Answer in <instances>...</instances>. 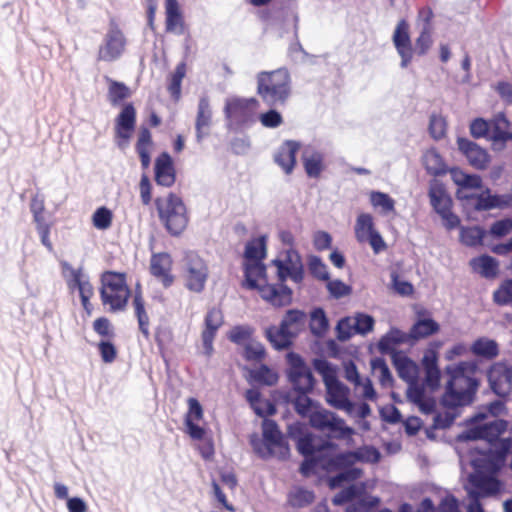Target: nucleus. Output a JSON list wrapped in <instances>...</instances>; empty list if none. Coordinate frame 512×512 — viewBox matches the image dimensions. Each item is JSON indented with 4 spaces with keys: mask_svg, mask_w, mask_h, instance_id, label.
<instances>
[{
    "mask_svg": "<svg viewBox=\"0 0 512 512\" xmlns=\"http://www.w3.org/2000/svg\"><path fill=\"white\" fill-rule=\"evenodd\" d=\"M245 397L257 415L265 417L275 414L276 408L274 404L268 400L262 399L261 393L257 389H248L245 393Z\"/></svg>",
    "mask_w": 512,
    "mask_h": 512,
    "instance_id": "nucleus-33",
    "label": "nucleus"
},
{
    "mask_svg": "<svg viewBox=\"0 0 512 512\" xmlns=\"http://www.w3.org/2000/svg\"><path fill=\"white\" fill-rule=\"evenodd\" d=\"M263 440L253 441L255 452L263 459L277 457L285 459L289 455V446L274 420L264 419L262 423Z\"/></svg>",
    "mask_w": 512,
    "mask_h": 512,
    "instance_id": "nucleus-11",
    "label": "nucleus"
},
{
    "mask_svg": "<svg viewBox=\"0 0 512 512\" xmlns=\"http://www.w3.org/2000/svg\"><path fill=\"white\" fill-rule=\"evenodd\" d=\"M337 448V444L332 441H325L318 447L317 455L305 457L304 461L300 466V473L304 477H308L317 472V469L322 470V462L320 461L323 457V452L326 450H335Z\"/></svg>",
    "mask_w": 512,
    "mask_h": 512,
    "instance_id": "nucleus-30",
    "label": "nucleus"
},
{
    "mask_svg": "<svg viewBox=\"0 0 512 512\" xmlns=\"http://www.w3.org/2000/svg\"><path fill=\"white\" fill-rule=\"evenodd\" d=\"M395 366L398 375L409 384H414L418 376V366L408 357H402L395 360Z\"/></svg>",
    "mask_w": 512,
    "mask_h": 512,
    "instance_id": "nucleus-42",
    "label": "nucleus"
},
{
    "mask_svg": "<svg viewBox=\"0 0 512 512\" xmlns=\"http://www.w3.org/2000/svg\"><path fill=\"white\" fill-rule=\"evenodd\" d=\"M300 149L297 141L286 140L279 147L274 159L286 174H291L296 165V155Z\"/></svg>",
    "mask_w": 512,
    "mask_h": 512,
    "instance_id": "nucleus-27",
    "label": "nucleus"
},
{
    "mask_svg": "<svg viewBox=\"0 0 512 512\" xmlns=\"http://www.w3.org/2000/svg\"><path fill=\"white\" fill-rule=\"evenodd\" d=\"M457 143L459 150L465 155L471 166L478 170L487 168L490 156L485 149L466 138H459Z\"/></svg>",
    "mask_w": 512,
    "mask_h": 512,
    "instance_id": "nucleus-24",
    "label": "nucleus"
},
{
    "mask_svg": "<svg viewBox=\"0 0 512 512\" xmlns=\"http://www.w3.org/2000/svg\"><path fill=\"white\" fill-rule=\"evenodd\" d=\"M409 23L405 19H401L393 33V44L401 58V67L406 68L413 59V47L409 34Z\"/></svg>",
    "mask_w": 512,
    "mask_h": 512,
    "instance_id": "nucleus-21",
    "label": "nucleus"
},
{
    "mask_svg": "<svg viewBox=\"0 0 512 512\" xmlns=\"http://www.w3.org/2000/svg\"><path fill=\"white\" fill-rule=\"evenodd\" d=\"M266 256V241L264 237L254 238L246 244L244 252L243 286L256 289L261 298L275 307L289 305L292 301V290L287 286H275L268 283L266 267L262 260Z\"/></svg>",
    "mask_w": 512,
    "mask_h": 512,
    "instance_id": "nucleus-1",
    "label": "nucleus"
},
{
    "mask_svg": "<svg viewBox=\"0 0 512 512\" xmlns=\"http://www.w3.org/2000/svg\"><path fill=\"white\" fill-rule=\"evenodd\" d=\"M252 378L261 384L272 386L278 381V375L266 365L260 366L257 370L251 372Z\"/></svg>",
    "mask_w": 512,
    "mask_h": 512,
    "instance_id": "nucleus-53",
    "label": "nucleus"
},
{
    "mask_svg": "<svg viewBox=\"0 0 512 512\" xmlns=\"http://www.w3.org/2000/svg\"><path fill=\"white\" fill-rule=\"evenodd\" d=\"M172 266L173 260L168 253L161 252L151 256L150 273L164 288H169L175 281Z\"/></svg>",
    "mask_w": 512,
    "mask_h": 512,
    "instance_id": "nucleus-22",
    "label": "nucleus"
},
{
    "mask_svg": "<svg viewBox=\"0 0 512 512\" xmlns=\"http://www.w3.org/2000/svg\"><path fill=\"white\" fill-rule=\"evenodd\" d=\"M493 299L499 305H507L512 302V279L504 281L494 292Z\"/></svg>",
    "mask_w": 512,
    "mask_h": 512,
    "instance_id": "nucleus-58",
    "label": "nucleus"
},
{
    "mask_svg": "<svg viewBox=\"0 0 512 512\" xmlns=\"http://www.w3.org/2000/svg\"><path fill=\"white\" fill-rule=\"evenodd\" d=\"M127 38L114 18L110 19L108 29L104 34L97 51V61L114 62L126 51Z\"/></svg>",
    "mask_w": 512,
    "mask_h": 512,
    "instance_id": "nucleus-13",
    "label": "nucleus"
},
{
    "mask_svg": "<svg viewBox=\"0 0 512 512\" xmlns=\"http://www.w3.org/2000/svg\"><path fill=\"white\" fill-rule=\"evenodd\" d=\"M186 75V63L180 62L177 64L174 72L170 76V81L168 84V91L170 95L175 99L178 100L181 95V84L182 80Z\"/></svg>",
    "mask_w": 512,
    "mask_h": 512,
    "instance_id": "nucleus-45",
    "label": "nucleus"
},
{
    "mask_svg": "<svg viewBox=\"0 0 512 512\" xmlns=\"http://www.w3.org/2000/svg\"><path fill=\"white\" fill-rule=\"evenodd\" d=\"M243 356L247 361L261 362L266 356V351L261 343L250 341L244 347Z\"/></svg>",
    "mask_w": 512,
    "mask_h": 512,
    "instance_id": "nucleus-56",
    "label": "nucleus"
},
{
    "mask_svg": "<svg viewBox=\"0 0 512 512\" xmlns=\"http://www.w3.org/2000/svg\"><path fill=\"white\" fill-rule=\"evenodd\" d=\"M306 314L297 309L286 312L280 326H271L266 330V336L277 350L287 349L300 331L305 327Z\"/></svg>",
    "mask_w": 512,
    "mask_h": 512,
    "instance_id": "nucleus-9",
    "label": "nucleus"
},
{
    "mask_svg": "<svg viewBox=\"0 0 512 512\" xmlns=\"http://www.w3.org/2000/svg\"><path fill=\"white\" fill-rule=\"evenodd\" d=\"M355 236L358 242H369L375 254L386 249L382 236L374 227L373 217L368 213H362L357 217Z\"/></svg>",
    "mask_w": 512,
    "mask_h": 512,
    "instance_id": "nucleus-18",
    "label": "nucleus"
},
{
    "mask_svg": "<svg viewBox=\"0 0 512 512\" xmlns=\"http://www.w3.org/2000/svg\"><path fill=\"white\" fill-rule=\"evenodd\" d=\"M432 32L428 28H422L419 36L415 39L413 54L424 56L433 44Z\"/></svg>",
    "mask_w": 512,
    "mask_h": 512,
    "instance_id": "nucleus-49",
    "label": "nucleus"
},
{
    "mask_svg": "<svg viewBox=\"0 0 512 512\" xmlns=\"http://www.w3.org/2000/svg\"><path fill=\"white\" fill-rule=\"evenodd\" d=\"M308 269L311 275L319 280L328 281L329 273L327 266L318 256H310L308 259Z\"/></svg>",
    "mask_w": 512,
    "mask_h": 512,
    "instance_id": "nucleus-55",
    "label": "nucleus"
},
{
    "mask_svg": "<svg viewBox=\"0 0 512 512\" xmlns=\"http://www.w3.org/2000/svg\"><path fill=\"white\" fill-rule=\"evenodd\" d=\"M470 350L473 355L486 360H493L499 355L498 343L487 337H480L476 339L472 343Z\"/></svg>",
    "mask_w": 512,
    "mask_h": 512,
    "instance_id": "nucleus-32",
    "label": "nucleus"
},
{
    "mask_svg": "<svg viewBox=\"0 0 512 512\" xmlns=\"http://www.w3.org/2000/svg\"><path fill=\"white\" fill-rule=\"evenodd\" d=\"M271 265L276 268L278 284L285 286L284 282L290 278L295 283H301L304 278V267L300 254L293 248L281 252L278 257L272 260Z\"/></svg>",
    "mask_w": 512,
    "mask_h": 512,
    "instance_id": "nucleus-15",
    "label": "nucleus"
},
{
    "mask_svg": "<svg viewBox=\"0 0 512 512\" xmlns=\"http://www.w3.org/2000/svg\"><path fill=\"white\" fill-rule=\"evenodd\" d=\"M311 330L314 334H321L328 328V320L323 309H315L311 315Z\"/></svg>",
    "mask_w": 512,
    "mask_h": 512,
    "instance_id": "nucleus-60",
    "label": "nucleus"
},
{
    "mask_svg": "<svg viewBox=\"0 0 512 512\" xmlns=\"http://www.w3.org/2000/svg\"><path fill=\"white\" fill-rule=\"evenodd\" d=\"M426 314V311L419 312L418 320L412 325L409 330L408 338L418 341L420 339L427 338L439 332L440 325L432 318H421Z\"/></svg>",
    "mask_w": 512,
    "mask_h": 512,
    "instance_id": "nucleus-29",
    "label": "nucleus"
},
{
    "mask_svg": "<svg viewBox=\"0 0 512 512\" xmlns=\"http://www.w3.org/2000/svg\"><path fill=\"white\" fill-rule=\"evenodd\" d=\"M408 338V334H404L398 329H391L379 342L381 350L386 351L393 349L395 345L403 343Z\"/></svg>",
    "mask_w": 512,
    "mask_h": 512,
    "instance_id": "nucleus-52",
    "label": "nucleus"
},
{
    "mask_svg": "<svg viewBox=\"0 0 512 512\" xmlns=\"http://www.w3.org/2000/svg\"><path fill=\"white\" fill-rule=\"evenodd\" d=\"M305 172L311 178H318L323 169V158L319 153H312L303 158Z\"/></svg>",
    "mask_w": 512,
    "mask_h": 512,
    "instance_id": "nucleus-48",
    "label": "nucleus"
},
{
    "mask_svg": "<svg viewBox=\"0 0 512 512\" xmlns=\"http://www.w3.org/2000/svg\"><path fill=\"white\" fill-rule=\"evenodd\" d=\"M470 266L485 278H494L498 274V262L488 255L471 259Z\"/></svg>",
    "mask_w": 512,
    "mask_h": 512,
    "instance_id": "nucleus-38",
    "label": "nucleus"
},
{
    "mask_svg": "<svg viewBox=\"0 0 512 512\" xmlns=\"http://www.w3.org/2000/svg\"><path fill=\"white\" fill-rule=\"evenodd\" d=\"M462 198L474 199V207L479 211L490 210L492 208L501 207L505 204L500 196L491 195L489 189L479 195H463Z\"/></svg>",
    "mask_w": 512,
    "mask_h": 512,
    "instance_id": "nucleus-39",
    "label": "nucleus"
},
{
    "mask_svg": "<svg viewBox=\"0 0 512 512\" xmlns=\"http://www.w3.org/2000/svg\"><path fill=\"white\" fill-rule=\"evenodd\" d=\"M315 495L313 491L301 487L295 488L288 495V503L294 508H302L313 503Z\"/></svg>",
    "mask_w": 512,
    "mask_h": 512,
    "instance_id": "nucleus-44",
    "label": "nucleus"
},
{
    "mask_svg": "<svg viewBox=\"0 0 512 512\" xmlns=\"http://www.w3.org/2000/svg\"><path fill=\"white\" fill-rule=\"evenodd\" d=\"M132 305L134 309V314L138 322V327L142 335L145 339L150 338V319L148 313L145 308V300L140 288V284H137V287L134 292Z\"/></svg>",
    "mask_w": 512,
    "mask_h": 512,
    "instance_id": "nucleus-28",
    "label": "nucleus"
},
{
    "mask_svg": "<svg viewBox=\"0 0 512 512\" xmlns=\"http://www.w3.org/2000/svg\"><path fill=\"white\" fill-rule=\"evenodd\" d=\"M370 202L373 207H380L385 214L394 211L395 201L386 193L372 191L370 193Z\"/></svg>",
    "mask_w": 512,
    "mask_h": 512,
    "instance_id": "nucleus-50",
    "label": "nucleus"
},
{
    "mask_svg": "<svg viewBox=\"0 0 512 512\" xmlns=\"http://www.w3.org/2000/svg\"><path fill=\"white\" fill-rule=\"evenodd\" d=\"M97 348L104 363H112L117 358V348L112 343V340H101Z\"/></svg>",
    "mask_w": 512,
    "mask_h": 512,
    "instance_id": "nucleus-61",
    "label": "nucleus"
},
{
    "mask_svg": "<svg viewBox=\"0 0 512 512\" xmlns=\"http://www.w3.org/2000/svg\"><path fill=\"white\" fill-rule=\"evenodd\" d=\"M475 491L480 493V497L495 495L500 490V482L492 476L474 475L470 479Z\"/></svg>",
    "mask_w": 512,
    "mask_h": 512,
    "instance_id": "nucleus-36",
    "label": "nucleus"
},
{
    "mask_svg": "<svg viewBox=\"0 0 512 512\" xmlns=\"http://www.w3.org/2000/svg\"><path fill=\"white\" fill-rule=\"evenodd\" d=\"M379 499L377 497H370L369 499H361L357 502L351 503L346 512H369L371 508L377 506Z\"/></svg>",
    "mask_w": 512,
    "mask_h": 512,
    "instance_id": "nucleus-64",
    "label": "nucleus"
},
{
    "mask_svg": "<svg viewBox=\"0 0 512 512\" xmlns=\"http://www.w3.org/2000/svg\"><path fill=\"white\" fill-rule=\"evenodd\" d=\"M224 317L220 308L213 307L208 310L204 319V329L201 333L205 353L210 356L213 352V342L218 329L223 325Z\"/></svg>",
    "mask_w": 512,
    "mask_h": 512,
    "instance_id": "nucleus-23",
    "label": "nucleus"
},
{
    "mask_svg": "<svg viewBox=\"0 0 512 512\" xmlns=\"http://www.w3.org/2000/svg\"><path fill=\"white\" fill-rule=\"evenodd\" d=\"M507 428V421L494 419L483 425L471 428L468 432V438L486 440L492 446L491 452L495 453L499 459H504L512 448V439L510 437H501L506 432Z\"/></svg>",
    "mask_w": 512,
    "mask_h": 512,
    "instance_id": "nucleus-10",
    "label": "nucleus"
},
{
    "mask_svg": "<svg viewBox=\"0 0 512 512\" xmlns=\"http://www.w3.org/2000/svg\"><path fill=\"white\" fill-rule=\"evenodd\" d=\"M155 181L163 187H171L176 181L172 158L166 152L161 153L155 160Z\"/></svg>",
    "mask_w": 512,
    "mask_h": 512,
    "instance_id": "nucleus-25",
    "label": "nucleus"
},
{
    "mask_svg": "<svg viewBox=\"0 0 512 512\" xmlns=\"http://www.w3.org/2000/svg\"><path fill=\"white\" fill-rule=\"evenodd\" d=\"M430 202L440 215L452 208V199L441 184H434L429 190Z\"/></svg>",
    "mask_w": 512,
    "mask_h": 512,
    "instance_id": "nucleus-35",
    "label": "nucleus"
},
{
    "mask_svg": "<svg viewBox=\"0 0 512 512\" xmlns=\"http://www.w3.org/2000/svg\"><path fill=\"white\" fill-rule=\"evenodd\" d=\"M447 123L444 117L432 114L429 122L430 135L436 139H442L446 134Z\"/></svg>",
    "mask_w": 512,
    "mask_h": 512,
    "instance_id": "nucleus-57",
    "label": "nucleus"
},
{
    "mask_svg": "<svg viewBox=\"0 0 512 512\" xmlns=\"http://www.w3.org/2000/svg\"><path fill=\"white\" fill-rule=\"evenodd\" d=\"M314 368L322 376L327 404L337 410L351 413L354 404L350 400V389L339 381L334 367L327 360L315 359Z\"/></svg>",
    "mask_w": 512,
    "mask_h": 512,
    "instance_id": "nucleus-7",
    "label": "nucleus"
},
{
    "mask_svg": "<svg viewBox=\"0 0 512 512\" xmlns=\"http://www.w3.org/2000/svg\"><path fill=\"white\" fill-rule=\"evenodd\" d=\"M93 330L102 340H112L115 337L114 327L107 317H99L93 322Z\"/></svg>",
    "mask_w": 512,
    "mask_h": 512,
    "instance_id": "nucleus-54",
    "label": "nucleus"
},
{
    "mask_svg": "<svg viewBox=\"0 0 512 512\" xmlns=\"http://www.w3.org/2000/svg\"><path fill=\"white\" fill-rule=\"evenodd\" d=\"M153 145L152 134L148 127L141 126L138 132L135 149L139 155L143 169H147L150 165V149Z\"/></svg>",
    "mask_w": 512,
    "mask_h": 512,
    "instance_id": "nucleus-31",
    "label": "nucleus"
},
{
    "mask_svg": "<svg viewBox=\"0 0 512 512\" xmlns=\"http://www.w3.org/2000/svg\"><path fill=\"white\" fill-rule=\"evenodd\" d=\"M257 94L269 107L284 105L291 95V76L286 68L257 74Z\"/></svg>",
    "mask_w": 512,
    "mask_h": 512,
    "instance_id": "nucleus-5",
    "label": "nucleus"
},
{
    "mask_svg": "<svg viewBox=\"0 0 512 512\" xmlns=\"http://www.w3.org/2000/svg\"><path fill=\"white\" fill-rule=\"evenodd\" d=\"M512 232V219L505 218L495 221L490 227L491 235L495 237H504Z\"/></svg>",
    "mask_w": 512,
    "mask_h": 512,
    "instance_id": "nucleus-63",
    "label": "nucleus"
},
{
    "mask_svg": "<svg viewBox=\"0 0 512 512\" xmlns=\"http://www.w3.org/2000/svg\"><path fill=\"white\" fill-rule=\"evenodd\" d=\"M209 277L207 262L194 251H188L183 258V279L187 290L194 293L204 291Z\"/></svg>",
    "mask_w": 512,
    "mask_h": 512,
    "instance_id": "nucleus-14",
    "label": "nucleus"
},
{
    "mask_svg": "<svg viewBox=\"0 0 512 512\" xmlns=\"http://www.w3.org/2000/svg\"><path fill=\"white\" fill-rule=\"evenodd\" d=\"M484 231L477 227H462L460 230L461 242L469 247H475L482 243Z\"/></svg>",
    "mask_w": 512,
    "mask_h": 512,
    "instance_id": "nucleus-46",
    "label": "nucleus"
},
{
    "mask_svg": "<svg viewBox=\"0 0 512 512\" xmlns=\"http://www.w3.org/2000/svg\"><path fill=\"white\" fill-rule=\"evenodd\" d=\"M423 365L425 367V384L432 390L440 385V370L437 366V358L433 355H425L423 358Z\"/></svg>",
    "mask_w": 512,
    "mask_h": 512,
    "instance_id": "nucleus-40",
    "label": "nucleus"
},
{
    "mask_svg": "<svg viewBox=\"0 0 512 512\" xmlns=\"http://www.w3.org/2000/svg\"><path fill=\"white\" fill-rule=\"evenodd\" d=\"M154 204L158 217L173 236L180 235L187 227L189 216L182 198L170 192L166 197H157Z\"/></svg>",
    "mask_w": 512,
    "mask_h": 512,
    "instance_id": "nucleus-8",
    "label": "nucleus"
},
{
    "mask_svg": "<svg viewBox=\"0 0 512 512\" xmlns=\"http://www.w3.org/2000/svg\"><path fill=\"white\" fill-rule=\"evenodd\" d=\"M488 382L492 391L506 397L512 391V366L506 362L493 363L487 372Z\"/></svg>",
    "mask_w": 512,
    "mask_h": 512,
    "instance_id": "nucleus-19",
    "label": "nucleus"
},
{
    "mask_svg": "<svg viewBox=\"0 0 512 512\" xmlns=\"http://www.w3.org/2000/svg\"><path fill=\"white\" fill-rule=\"evenodd\" d=\"M136 120L137 112L133 103L124 104L114 123V140L119 148L128 147L136 127Z\"/></svg>",
    "mask_w": 512,
    "mask_h": 512,
    "instance_id": "nucleus-16",
    "label": "nucleus"
},
{
    "mask_svg": "<svg viewBox=\"0 0 512 512\" xmlns=\"http://www.w3.org/2000/svg\"><path fill=\"white\" fill-rule=\"evenodd\" d=\"M287 375L296 396L292 403L296 410V402L300 397H309L308 394L314 389L315 378L311 369L307 366L303 358L294 352L287 354Z\"/></svg>",
    "mask_w": 512,
    "mask_h": 512,
    "instance_id": "nucleus-12",
    "label": "nucleus"
},
{
    "mask_svg": "<svg viewBox=\"0 0 512 512\" xmlns=\"http://www.w3.org/2000/svg\"><path fill=\"white\" fill-rule=\"evenodd\" d=\"M108 86V100L113 105H119L122 101L131 96L129 87L123 83L110 78H106Z\"/></svg>",
    "mask_w": 512,
    "mask_h": 512,
    "instance_id": "nucleus-41",
    "label": "nucleus"
},
{
    "mask_svg": "<svg viewBox=\"0 0 512 512\" xmlns=\"http://www.w3.org/2000/svg\"><path fill=\"white\" fill-rule=\"evenodd\" d=\"M449 375L446 391L442 402L448 407H458L470 404L479 386L476 379V365L473 362L462 361L448 365L445 369Z\"/></svg>",
    "mask_w": 512,
    "mask_h": 512,
    "instance_id": "nucleus-3",
    "label": "nucleus"
},
{
    "mask_svg": "<svg viewBox=\"0 0 512 512\" xmlns=\"http://www.w3.org/2000/svg\"><path fill=\"white\" fill-rule=\"evenodd\" d=\"M253 333V329L249 326H235L229 333L228 338L231 342L236 344H242L248 341Z\"/></svg>",
    "mask_w": 512,
    "mask_h": 512,
    "instance_id": "nucleus-62",
    "label": "nucleus"
},
{
    "mask_svg": "<svg viewBox=\"0 0 512 512\" xmlns=\"http://www.w3.org/2000/svg\"><path fill=\"white\" fill-rule=\"evenodd\" d=\"M112 221L113 213L105 206L97 208L92 215V224L98 230L109 229L112 225Z\"/></svg>",
    "mask_w": 512,
    "mask_h": 512,
    "instance_id": "nucleus-47",
    "label": "nucleus"
},
{
    "mask_svg": "<svg viewBox=\"0 0 512 512\" xmlns=\"http://www.w3.org/2000/svg\"><path fill=\"white\" fill-rule=\"evenodd\" d=\"M490 139L493 141L506 142L512 140V133L509 132L510 122L504 114L500 113L490 122Z\"/></svg>",
    "mask_w": 512,
    "mask_h": 512,
    "instance_id": "nucleus-37",
    "label": "nucleus"
},
{
    "mask_svg": "<svg viewBox=\"0 0 512 512\" xmlns=\"http://www.w3.org/2000/svg\"><path fill=\"white\" fill-rule=\"evenodd\" d=\"M70 287L78 289L81 300L91 299L94 296L93 285L88 280H83L79 272L73 273Z\"/></svg>",
    "mask_w": 512,
    "mask_h": 512,
    "instance_id": "nucleus-51",
    "label": "nucleus"
},
{
    "mask_svg": "<svg viewBox=\"0 0 512 512\" xmlns=\"http://www.w3.org/2000/svg\"><path fill=\"white\" fill-rule=\"evenodd\" d=\"M212 125V109L208 96L199 99L195 121L196 139L201 142L204 137L210 134Z\"/></svg>",
    "mask_w": 512,
    "mask_h": 512,
    "instance_id": "nucleus-26",
    "label": "nucleus"
},
{
    "mask_svg": "<svg viewBox=\"0 0 512 512\" xmlns=\"http://www.w3.org/2000/svg\"><path fill=\"white\" fill-rule=\"evenodd\" d=\"M100 300L111 313L124 311L132 291L126 272L104 271L100 275Z\"/></svg>",
    "mask_w": 512,
    "mask_h": 512,
    "instance_id": "nucleus-6",
    "label": "nucleus"
},
{
    "mask_svg": "<svg viewBox=\"0 0 512 512\" xmlns=\"http://www.w3.org/2000/svg\"><path fill=\"white\" fill-rule=\"evenodd\" d=\"M297 449L304 457L317 455L318 447L314 445V436L307 433L297 440Z\"/></svg>",
    "mask_w": 512,
    "mask_h": 512,
    "instance_id": "nucleus-59",
    "label": "nucleus"
},
{
    "mask_svg": "<svg viewBox=\"0 0 512 512\" xmlns=\"http://www.w3.org/2000/svg\"><path fill=\"white\" fill-rule=\"evenodd\" d=\"M259 101L254 98H233L226 102L225 115L236 125H245L254 120Z\"/></svg>",
    "mask_w": 512,
    "mask_h": 512,
    "instance_id": "nucleus-17",
    "label": "nucleus"
},
{
    "mask_svg": "<svg viewBox=\"0 0 512 512\" xmlns=\"http://www.w3.org/2000/svg\"><path fill=\"white\" fill-rule=\"evenodd\" d=\"M424 166L431 175L438 176L446 173V166L435 149L428 150L423 156Z\"/></svg>",
    "mask_w": 512,
    "mask_h": 512,
    "instance_id": "nucleus-43",
    "label": "nucleus"
},
{
    "mask_svg": "<svg viewBox=\"0 0 512 512\" xmlns=\"http://www.w3.org/2000/svg\"><path fill=\"white\" fill-rule=\"evenodd\" d=\"M417 512H459L458 500L451 494L442 498L438 507L435 508L433 501L430 498H424Z\"/></svg>",
    "mask_w": 512,
    "mask_h": 512,
    "instance_id": "nucleus-34",
    "label": "nucleus"
},
{
    "mask_svg": "<svg viewBox=\"0 0 512 512\" xmlns=\"http://www.w3.org/2000/svg\"><path fill=\"white\" fill-rule=\"evenodd\" d=\"M165 32L190 38L189 26L185 21L178 0H165Z\"/></svg>",
    "mask_w": 512,
    "mask_h": 512,
    "instance_id": "nucleus-20",
    "label": "nucleus"
},
{
    "mask_svg": "<svg viewBox=\"0 0 512 512\" xmlns=\"http://www.w3.org/2000/svg\"><path fill=\"white\" fill-rule=\"evenodd\" d=\"M296 412L303 418H308L309 425L331 440L351 442L355 430L348 426L345 420L336 413L327 410L310 397H300L296 402Z\"/></svg>",
    "mask_w": 512,
    "mask_h": 512,
    "instance_id": "nucleus-2",
    "label": "nucleus"
},
{
    "mask_svg": "<svg viewBox=\"0 0 512 512\" xmlns=\"http://www.w3.org/2000/svg\"><path fill=\"white\" fill-rule=\"evenodd\" d=\"M330 450L323 452L322 470L327 473L339 472L337 475L329 479V486L337 488L343 482H351L359 479L362 475V470L353 467L358 461L370 459L376 462L379 459V452L374 447H367L362 451H345L334 455L329 454Z\"/></svg>",
    "mask_w": 512,
    "mask_h": 512,
    "instance_id": "nucleus-4",
    "label": "nucleus"
}]
</instances>
